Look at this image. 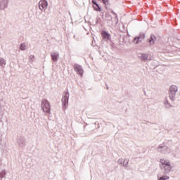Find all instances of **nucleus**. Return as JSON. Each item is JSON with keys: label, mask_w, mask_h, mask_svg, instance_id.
<instances>
[{"label": "nucleus", "mask_w": 180, "mask_h": 180, "mask_svg": "<svg viewBox=\"0 0 180 180\" xmlns=\"http://www.w3.org/2000/svg\"><path fill=\"white\" fill-rule=\"evenodd\" d=\"M41 108L45 113L49 115L50 113V103L46 99H43L41 102Z\"/></svg>", "instance_id": "f257e3e1"}, {"label": "nucleus", "mask_w": 180, "mask_h": 180, "mask_svg": "<svg viewBox=\"0 0 180 180\" xmlns=\"http://www.w3.org/2000/svg\"><path fill=\"white\" fill-rule=\"evenodd\" d=\"M178 91V87L176 86H172L169 89V98L170 99H173V98L175 97V95L176 94V92Z\"/></svg>", "instance_id": "f03ea898"}, {"label": "nucleus", "mask_w": 180, "mask_h": 180, "mask_svg": "<svg viewBox=\"0 0 180 180\" xmlns=\"http://www.w3.org/2000/svg\"><path fill=\"white\" fill-rule=\"evenodd\" d=\"M70 94L68 93L65 94V96L62 98V103L63 105V109H67V106H68V98Z\"/></svg>", "instance_id": "7ed1b4c3"}, {"label": "nucleus", "mask_w": 180, "mask_h": 180, "mask_svg": "<svg viewBox=\"0 0 180 180\" xmlns=\"http://www.w3.org/2000/svg\"><path fill=\"white\" fill-rule=\"evenodd\" d=\"M47 1H46L45 0H41L39 2V8L41 11H44L47 8Z\"/></svg>", "instance_id": "20e7f679"}, {"label": "nucleus", "mask_w": 180, "mask_h": 180, "mask_svg": "<svg viewBox=\"0 0 180 180\" xmlns=\"http://www.w3.org/2000/svg\"><path fill=\"white\" fill-rule=\"evenodd\" d=\"M160 162H161L162 165L164 166V168L165 169H167L168 171H171V165H169V162H167L165 160L161 159Z\"/></svg>", "instance_id": "39448f33"}, {"label": "nucleus", "mask_w": 180, "mask_h": 180, "mask_svg": "<svg viewBox=\"0 0 180 180\" xmlns=\"http://www.w3.org/2000/svg\"><path fill=\"white\" fill-rule=\"evenodd\" d=\"M74 68L75 71L82 77V74H84V70H82V68L79 65H75Z\"/></svg>", "instance_id": "423d86ee"}, {"label": "nucleus", "mask_w": 180, "mask_h": 180, "mask_svg": "<svg viewBox=\"0 0 180 180\" xmlns=\"http://www.w3.org/2000/svg\"><path fill=\"white\" fill-rule=\"evenodd\" d=\"M101 36L103 40H110V35L105 31L101 32Z\"/></svg>", "instance_id": "0eeeda50"}, {"label": "nucleus", "mask_w": 180, "mask_h": 180, "mask_svg": "<svg viewBox=\"0 0 180 180\" xmlns=\"http://www.w3.org/2000/svg\"><path fill=\"white\" fill-rule=\"evenodd\" d=\"M92 4H94V6H93L95 11L97 12H101V7H99V5L96 4V1L95 0H92Z\"/></svg>", "instance_id": "6e6552de"}, {"label": "nucleus", "mask_w": 180, "mask_h": 180, "mask_svg": "<svg viewBox=\"0 0 180 180\" xmlns=\"http://www.w3.org/2000/svg\"><path fill=\"white\" fill-rule=\"evenodd\" d=\"M59 55L58 53H51V58L53 61H57L58 60Z\"/></svg>", "instance_id": "1a4fd4ad"}, {"label": "nucleus", "mask_w": 180, "mask_h": 180, "mask_svg": "<svg viewBox=\"0 0 180 180\" xmlns=\"http://www.w3.org/2000/svg\"><path fill=\"white\" fill-rule=\"evenodd\" d=\"M141 39H144V34L140 35L139 37L134 38V42L135 43V44H138L139 41H140Z\"/></svg>", "instance_id": "9d476101"}, {"label": "nucleus", "mask_w": 180, "mask_h": 180, "mask_svg": "<svg viewBox=\"0 0 180 180\" xmlns=\"http://www.w3.org/2000/svg\"><path fill=\"white\" fill-rule=\"evenodd\" d=\"M154 40H155V36L154 35L150 36V39H149V43L150 44H154Z\"/></svg>", "instance_id": "9b49d317"}, {"label": "nucleus", "mask_w": 180, "mask_h": 180, "mask_svg": "<svg viewBox=\"0 0 180 180\" xmlns=\"http://www.w3.org/2000/svg\"><path fill=\"white\" fill-rule=\"evenodd\" d=\"M6 63L5 62V60L4 59H0V65L1 67H5Z\"/></svg>", "instance_id": "f8f14e48"}, {"label": "nucleus", "mask_w": 180, "mask_h": 180, "mask_svg": "<svg viewBox=\"0 0 180 180\" xmlns=\"http://www.w3.org/2000/svg\"><path fill=\"white\" fill-rule=\"evenodd\" d=\"M167 179H169V176H163L160 177L158 179V180H167Z\"/></svg>", "instance_id": "ddd939ff"}, {"label": "nucleus", "mask_w": 180, "mask_h": 180, "mask_svg": "<svg viewBox=\"0 0 180 180\" xmlns=\"http://www.w3.org/2000/svg\"><path fill=\"white\" fill-rule=\"evenodd\" d=\"M20 50H26V44H22L20 46Z\"/></svg>", "instance_id": "4468645a"}, {"label": "nucleus", "mask_w": 180, "mask_h": 180, "mask_svg": "<svg viewBox=\"0 0 180 180\" xmlns=\"http://www.w3.org/2000/svg\"><path fill=\"white\" fill-rule=\"evenodd\" d=\"M148 57V54H142V58H143V60H147Z\"/></svg>", "instance_id": "2eb2a0df"}, {"label": "nucleus", "mask_w": 180, "mask_h": 180, "mask_svg": "<svg viewBox=\"0 0 180 180\" xmlns=\"http://www.w3.org/2000/svg\"><path fill=\"white\" fill-rule=\"evenodd\" d=\"M104 5H108L109 4V0H101Z\"/></svg>", "instance_id": "dca6fc26"}, {"label": "nucleus", "mask_w": 180, "mask_h": 180, "mask_svg": "<svg viewBox=\"0 0 180 180\" xmlns=\"http://www.w3.org/2000/svg\"><path fill=\"white\" fill-rule=\"evenodd\" d=\"M30 58L32 60V61H33V60H34V56H30Z\"/></svg>", "instance_id": "f3484780"}]
</instances>
